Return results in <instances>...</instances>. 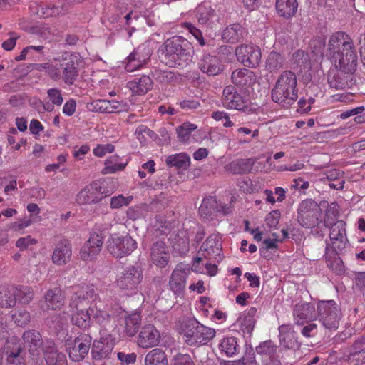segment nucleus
I'll return each mask as SVG.
<instances>
[{
    "instance_id": "18",
    "label": "nucleus",
    "mask_w": 365,
    "mask_h": 365,
    "mask_svg": "<svg viewBox=\"0 0 365 365\" xmlns=\"http://www.w3.org/2000/svg\"><path fill=\"white\" fill-rule=\"evenodd\" d=\"M25 346L28 348L30 354L34 359H38L41 356L43 349L45 346L46 339H43L39 331L36 330H28L22 335Z\"/></svg>"
},
{
    "instance_id": "48",
    "label": "nucleus",
    "mask_w": 365,
    "mask_h": 365,
    "mask_svg": "<svg viewBox=\"0 0 365 365\" xmlns=\"http://www.w3.org/2000/svg\"><path fill=\"white\" fill-rule=\"evenodd\" d=\"M217 204L218 202L215 197L208 196L205 197L199 207L200 214L204 217L211 216L215 212H217Z\"/></svg>"
},
{
    "instance_id": "54",
    "label": "nucleus",
    "mask_w": 365,
    "mask_h": 365,
    "mask_svg": "<svg viewBox=\"0 0 365 365\" xmlns=\"http://www.w3.org/2000/svg\"><path fill=\"white\" fill-rule=\"evenodd\" d=\"M153 78L161 83H170L177 81V76L170 71L155 69L152 72Z\"/></svg>"
},
{
    "instance_id": "27",
    "label": "nucleus",
    "mask_w": 365,
    "mask_h": 365,
    "mask_svg": "<svg viewBox=\"0 0 365 365\" xmlns=\"http://www.w3.org/2000/svg\"><path fill=\"white\" fill-rule=\"evenodd\" d=\"M93 319L101 327L100 335L111 334L110 332L116 327L115 317L103 310H96Z\"/></svg>"
},
{
    "instance_id": "40",
    "label": "nucleus",
    "mask_w": 365,
    "mask_h": 365,
    "mask_svg": "<svg viewBox=\"0 0 365 365\" xmlns=\"http://www.w3.org/2000/svg\"><path fill=\"white\" fill-rule=\"evenodd\" d=\"M169 240L175 253L183 255L189 252V238L182 232L172 235Z\"/></svg>"
},
{
    "instance_id": "45",
    "label": "nucleus",
    "mask_w": 365,
    "mask_h": 365,
    "mask_svg": "<svg viewBox=\"0 0 365 365\" xmlns=\"http://www.w3.org/2000/svg\"><path fill=\"white\" fill-rule=\"evenodd\" d=\"M125 332L130 336H134L138 331L141 324V314L140 312H133L125 318Z\"/></svg>"
},
{
    "instance_id": "57",
    "label": "nucleus",
    "mask_w": 365,
    "mask_h": 365,
    "mask_svg": "<svg viewBox=\"0 0 365 365\" xmlns=\"http://www.w3.org/2000/svg\"><path fill=\"white\" fill-rule=\"evenodd\" d=\"M326 41L321 36H317L312 38L309 43V47L312 52L317 56H323L325 51Z\"/></svg>"
},
{
    "instance_id": "4",
    "label": "nucleus",
    "mask_w": 365,
    "mask_h": 365,
    "mask_svg": "<svg viewBox=\"0 0 365 365\" xmlns=\"http://www.w3.org/2000/svg\"><path fill=\"white\" fill-rule=\"evenodd\" d=\"M297 82L294 73L290 71L282 72L272 89V101L282 106L294 103L298 97Z\"/></svg>"
},
{
    "instance_id": "25",
    "label": "nucleus",
    "mask_w": 365,
    "mask_h": 365,
    "mask_svg": "<svg viewBox=\"0 0 365 365\" xmlns=\"http://www.w3.org/2000/svg\"><path fill=\"white\" fill-rule=\"evenodd\" d=\"M21 348L16 337L5 342L4 353L6 358L4 365H25L24 358L20 355Z\"/></svg>"
},
{
    "instance_id": "51",
    "label": "nucleus",
    "mask_w": 365,
    "mask_h": 365,
    "mask_svg": "<svg viewBox=\"0 0 365 365\" xmlns=\"http://www.w3.org/2000/svg\"><path fill=\"white\" fill-rule=\"evenodd\" d=\"M197 125L190 122H185L176 128L178 140L181 143H186L190 140L191 133L197 129Z\"/></svg>"
},
{
    "instance_id": "39",
    "label": "nucleus",
    "mask_w": 365,
    "mask_h": 365,
    "mask_svg": "<svg viewBox=\"0 0 365 365\" xmlns=\"http://www.w3.org/2000/svg\"><path fill=\"white\" fill-rule=\"evenodd\" d=\"M128 86L133 93L143 95L152 88L153 81L150 76L143 75L138 78L129 81Z\"/></svg>"
},
{
    "instance_id": "10",
    "label": "nucleus",
    "mask_w": 365,
    "mask_h": 365,
    "mask_svg": "<svg viewBox=\"0 0 365 365\" xmlns=\"http://www.w3.org/2000/svg\"><path fill=\"white\" fill-rule=\"evenodd\" d=\"M143 279V271L140 266L127 267L117 279V285L121 289L135 290Z\"/></svg>"
},
{
    "instance_id": "63",
    "label": "nucleus",
    "mask_w": 365,
    "mask_h": 365,
    "mask_svg": "<svg viewBox=\"0 0 365 365\" xmlns=\"http://www.w3.org/2000/svg\"><path fill=\"white\" fill-rule=\"evenodd\" d=\"M280 345L286 349H294L297 346L294 334L279 336Z\"/></svg>"
},
{
    "instance_id": "37",
    "label": "nucleus",
    "mask_w": 365,
    "mask_h": 365,
    "mask_svg": "<svg viewBox=\"0 0 365 365\" xmlns=\"http://www.w3.org/2000/svg\"><path fill=\"white\" fill-rule=\"evenodd\" d=\"M215 16V11L210 6L200 5L197 8L195 17L198 25L202 29H208L213 22V18Z\"/></svg>"
},
{
    "instance_id": "52",
    "label": "nucleus",
    "mask_w": 365,
    "mask_h": 365,
    "mask_svg": "<svg viewBox=\"0 0 365 365\" xmlns=\"http://www.w3.org/2000/svg\"><path fill=\"white\" fill-rule=\"evenodd\" d=\"M16 288V292H15V294L16 296V302L23 305H26L29 304L34 297V293L33 289L26 286H19Z\"/></svg>"
},
{
    "instance_id": "17",
    "label": "nucleus",
    "mask_w": 365,
    "mask_h": 365,
    "mask_svg": "<svg viewBox=\"0 0 365 365\" xmlns=\"http://www.w3.org/2000/svg\"><path fill=\"white\" fill-rule=\"evenodd\" d=\"M198 253L205 258L213 259L219 262L222 259L221 237L217 235H210L202 243Z\"/></svg>"
},
{
    "instance_id": "46",
    "label": "nucleus",
    "mask_w": 365,
    "mask_h": 365,
    "mask_svg": "<svg viewBox=\"0 0 365 365\" xmlns=\"http://www.w3.org/2000/svg\"><path fill=\"white\" fill-rule=\"evenodd\" d=\"M165 163L169 167L185 169L190 166V158L186 153H181L169 155L167 158Z\"/></svg>"
},
{
    "instance_id": "6",
    "label": "nucleus",
    "mask_w": 365,
    "mask_h": 365,
    "mask_svg": "<svg viewBox=\"0 0 365 365\" xmlns=\"http://www.w3.org/2000/svg\"><path fill=\"white\" fill-rule=\"evenodd\" d=\"M321 209L318 204L312 199H307L299 203L297 209V221L305 228L318 226Z\"/></svg>"
},
{
    "instance_id": "44",
    "label": "nucleus",
    "mask_w": 365,
    "mask_h": 365,
    "mask_svg": "<svg viewBox=\"0 0 365 365\" xmlns=\"http://www.w3.org/2000/svg\"><path fill=\"white\" fill-rule=\"evenodd\" d=\"M145 363V365H168V359L164 351L155 348L146 354Z\"/></svg>"
},
{
    "instance_id": "34",
    "label": "nucleus",
    "mask_w": 365,
    "mask_h": 365,
    "mask_svg": "<svg viewBox=\"0 0 365 365\" xmlns=\"http://www.w3.org/2000/svg\"><path fill=\"white\" fill-rule=\"evenodd\" d=\"M256 314L257 309L255 307H250L237 319V325L240 327V329L244 334L249 335L252 334L256 323Z\"/></svg>"
},
{
    "instance_id": "9",
    "label": "nucleus",
    "mask_w": 365,
    "mask_h": 365,
    "mask_svg": "<svg viewBox=\"0 0 365 365\" xmlns=\"http://www.w3.org/2000/svg\"><path fill=\"white\" fill-rule=\"evenodd\" d=\"M92 337L89 334H81L73 340L68 339L66 344L70 359L79 362L84 359L91 348Z\"/></svg>"
},
{
    "instance_id": "1",
    "label": "nucleus",
    "mask_w": 365,
    "mask_h": 365,
    "mask_svg": "<svg viewBox=\"0 0 365 365\" xmlns=\"http://www.w3.org/2000/svg\"><path fill=\"white\" fill-rule=\"evenodd\" d=\"M326 55L332 58L336 66L346 73L356 69L357 56L353 42L344 32H336L329 39Z\"/></svg>"
},
{
    "instance_id": "26",
    "label": "nucleus",
    "mask_w": 365,
    "mask_h": 365,
    "mask_svg": "<svg viewBox=\"0 0 365 365\" xmlns=\"http://www.w3.org/2000/svg\"><path fill=\"white\" fill-rule=\"evenodd\" d=\"M247 35V29L239 23L228 25L222 32V38L228 43L242 41Z\"/></svg>"
},
{
    "instance_id": "30",
    "label": "nucleus",
    "mask_w": 365,
    "mask_h": 365,
    "mask_svg": "<svg viewBox=\"0 0 365 365\" xmlns=\"http://www.w3.org/2000/svg\"><path fill=\"white\" fill-rule=\"evenodd\" d=\"M314 307L310 303H297L293 310L295 324L303 325L304 321L312 320L314 317Z\"/></svg>"
},
{
    "instance_id": "15",
    "label": "nucleus",
    "mask_w": 365,
    "mask_h": 365,
    "mask_svg": "<svg viewBox=\"0 0 365 365\" xmlns=\"http://www.w3.org/2000/svg\"><path fill=\"white\" fill-rule=\"evenodd\" d=\"M255 350L260 356L262 365H282L277 354L278 346L272 340L261 342Z\"/></svg>"
},
{
    "instance_id": "60",
    "label": "nucleus",
    "mask_w": 365,
    "mask_h": 365,
    "mask_svg": "<svg viewBox=\"0 0 365 365\" xmlns=\"http://www.w3.org/2000/svg\"><path fill=\"white\" fill-rule=\"evenodd\" d=\"M182 26L187 29L198 41L200 46H205V41L202 36L201 30L190 22H184Z\"/></svg>"
},
{
    "instance_id": "62",
    "label": "nucleus",
    "mask_w": 365,
    "mask_h": 365,
    "mask_svg": "<svg viewBox=\"0 0 365 365\" xmlns=\"http://www.w3.org/2000/svg\"><path fill=\"white\" fill-rule=\"evenodd\" d=\"M132 199V196L124 197L122 195L113 197L110 199V207L112 209L120 208L124 205H128Z\"/></svg>"
},
{
    "instance_id": "29",
    "label": "nucleus",
    "mask_w": 365,
    "mask_h": 365,
    "mask_svg": "<svg viewBox=\"0 0 365 365\" xmlns=\"http://www.w3.org/2000/svg\"><path fill=\"white\" fill-rule=\"evenodd\" d=\"M198 65L200 71L209 76H216L222 71L220 60L209 53H205L202 56Z\"/></svg>"
},
{
    "instance_id": "12",
    "label": "nucleus",
    "mask_w": 365,
    "mask_h": 365,
    "mask_svg": "<svg viewBox=\"0 0 365 365\" xmlns=\"http://www.w3.org/2000/svg\"><path fill=\"white\" fill-rule=\"evenodd\" d=\"M91 344L92 359L101 361L109 358L115 346V338L112 334L100 335L99 339H95Z\"/></svg>"
},
{
    "instance_id": "56",
    "label": "nucleus",
    "mask_w": 365,
    "mask_h": 365,
    "mask_svg": "<svg viewBox=\"0 0 365 365\" xmlns=\"http://www.w3.org/2000/svg\"><path fill=\"white\" fill-rule=\"evenodd\" d=\"M339 215V205L336 202H332L328 205L325 211V216L324 219V226L328 227L331 225L335 223L336 220Z\"/></svg>"
},
{
    "instance_id": "11",
    "label": "nucleus",
    "mask_w": 365,
    "mask_h": 365,
    "mask_svg": "<svg viewBox=\"0 0 365 365\" xmlns=\"http://www.w3.org/2000/svg\"><path fill=\"white\" fill-rule=\"evenodd\" d=\"M235 55L237 61L248 68L258 66L262 58L260 48L254 45L242 44L237 46Z\"/></svg>"
},
{
    "instance_id": "49",
    "label": "nucleus",
    "mask_w": 365,
    "mask_h": 365,
    "mask_svg": "<svg viewBox=\"0 0 365 365\" xmlns=\"http://www.w3.org/2000/svg\"><path fill=\"white\" fill-rule=\"evenodd\" d=\"M140 47L134 50L128 57V63L125 66V69L128 72L134 71L146 63L148 58H141L140 56Z\"/></svg>"
},
{
    "instance_id": "19",
    "label": "nucleus",
    "mask_w": 365,
    "mask_h": 365,
    "mask_svg": "<svg viewBox=\"0 0 365 365\" xmlns=\"http://www.w3.org/2000/svg\"><path fill=\"white\" fill-rule=\"evenodd\" d=\"M346 223L343 220H337L334 225H331L329 238L333 249L342 251L349 245V240L346 236V230L345 228Z\"/></svg>"
},
{
    "instance_id": "13",
    "label": "nucleus",
    "mask_w": 365,
    "mask_h": 365,
    "mask_svg": "<svg viewBox=\"0 0 365 365\" xmlns=\"http://www.w3.org/2000/svg\"><path fill=\"white\" fill-rule=\"evenodd\" d=\"M222 102L229 109L245 111L249 106V101L237 91L232 85L227 86L222 92Z\"/></svg>"
},
{
    "instance_id": "33",
    "label": "nucleus",
    "mask_w": 365,
    "mask_h": 365,
    "mask_svg": "<svg viewBox=\"0 0 365 365\" xmlns=\"http://www.w3.org/2000/svg\"><path fill=\"white\" fill-rule=\"evenodd\" d=\"M90 110L96 112L112 113L122 111L125 105L117 101L96 100L91 103Z\"/></svg>"
},
{
    "instance_id": "35",
    "label": "nucleus",
    "mask_w": 365,
    "mask_h": 365,
    "mask_svg": "<svg viewBox=\"0 0 365 365\" xmlns=\"http://www.w3.org/2000/svg\"><path fill=\"white\" fill-rule=\"evenodd\" d=\"M329 247L330 245L327 244L325 249L327 266L336 274H341L344 270V266L341 259L339 256V251L334 249L331 252H329Z\"/></svg>"
},
{
    "instance_id": "3",
    "label": "nucleus",
    "mask_w": 365,
    "mask_h": 365,
    "mask_svg": "<svg viewBox=\"0 0 365 365\" xmlns=\"http://www.w3.org/2000/svg\"><path fill=\"white\" fill-rule=\"evenodd\" d=\"M178 332L190 346L205 345L215 336V330L200 323L195 318L184 317L178 322Z\"/></svg>"
},
{
    "instance_id": "20",
    "label": "nucleus",
    "mask_w": 365,
    "mask_h": 365,
    "mask_svg": "<svg viewBox=\"0 0 365 365\" xmlns=\"http://www.w3.org/2000/svg\"><path fill=\"white\" fill-rule=\"evenodd\" d=\"M103 237L101 233L91 232L88 240L81 249V257L83 260H91L101 252L103 246Z\"/></svg>"
},
{
    "instance_id": "58",
    "label": "nucleus",
    "mask_w": 365,
    "mask_h": 365,
    "mask_svg": "<svg viewBox=\"0 0 365 365\" xmlns=\"http://www.w3.org/2000/svg\"><path fill=\"white\" fill-rule=\"evenodd\" d=\"M328 83L331 88L336 90H344L348 86L347 81L339 73H334L333 75L329 73L328 76Z\"/></svg>"
},
{
    "instance_id": "7",
    "label": "nucleus",
    "mask_w": 365,
    "mask_h": 365,
    "mask_svg": "<svg viewBox=\"0 0 365 365\" xmlns=\"http://www.w3.org/2000/svg\"><path fill=\"white\" fill-rule=\"evenodd\" d=\"M108 252L116 258L130 255L137 247L136 241L129 235H111L107 241Z\"/></svg>"
},
{
    "instance_id": "47",
    "label": "nucleus",
    "mask_w": 365,
    "mask_h": 365,
    "mask_svg": "<svg viewBox=\"0 0 365 365\" xmlns=\"http://www.w3.org/2000/svg\"><path fill=\"white\" fill-rule=\"evenodd\" d=\"M284 62V58L282 54L276 51H272L267 58L266 68L270 73H276L283 67Z\"/></svg>"
},
{
    "instance_id": "53",
    "label": "nucleus",
    "mask_w": 365,
    "mask_h": 365,
    "mask_svg": "<svg viewBox=\"0 0 365 365\" xmlns=\"http://www.w3.org/2000/svg\"><path fill=\"white\" fill-rule=\"evenodd\" d=\"M119 156L113 155L105 161V168L103 169V174L114 173L116 171L122 170L125 168L126 163H118Z\"/></svg>"
},
{
    "instance_id": "32",
    "label": "nucleus",
    "mask_w": 365,
    "mask_h": 365,
    "mask_svg": "<svg viewBox=\"0 0 365 365\" xmlns=\"http://www.w3.org/2000/svg\"><path fill=\"white\" fill-rule=\"evenodd\" d=\"M72 255L71 245L66 241L59 242L53 250V262L56 265H64L69 262Z\"/></svg>"
},
{
    "instance_id": "61",
    "label": "nucleus",
    "mask_w": 365,
    "mask_h": 365,
    "mask_svg": "<svg viewBox=\"0 0 365 365\" xmlns=\"http://www.w3.org/2000/svg\"><path fill=\"white\" fill-rule=\"evenodd\" d=\"M180 106V108L185 110H194L200 107V101L194 97H189L187 99L182 100L177 103Z\"/></svg>"
},
{
    "instance_id": "43",
    "label": "nucleus",
    "mask_w": 365,
    "mask_h": 365,
    "mask_svg": "<svg viewBox=\"0 0 365 365\" xmlns=\"http://www.w3.org/2000/svg\"><path fill=\"white\" fill-rule=\"evenodd\" d=\"M220 351L227 357H232L240 351V347L235 337H227L222 339L219 346Z\"/></svg>"
},
{
    "instance_id": "38",
    "label": "nucleus",
    "mask_w": 365,
    "mask_h": 365,
    "mask_svg": "<svg viewBox=\"0 0 365 365\" xmlns=\"http://www.w3.org/2000/svg\"><path fill=\"white\" fill-rule=\"evenodd\" d=\"M298 8L297 0H277L276 9L279 15L289 19L296 14Z\"/></svg>"
},
{
    "instance_id": "24",
    "label": "nucleus",
    "mask_w": 365,
    "mask_h": 365,
    "mask_svg": "<svg viewBox=\"0 0 365 365\" xmlns=\"http://www.w3.org/2000/svg\"><path fill=\"white\" fill-rule=\"evenodd\" d=\"M160 339L159 331L153 324L143 326L140 331L138 344L143 349H148L158 345Z\"/></svg>"
},
{
    "instance_id": "21",
    "label": "nucleus",
    "mask_w": 365,
    "mask_h": 365,
    "mask_svg": "<svg viewBox=\"0 0 365 365\" xmlns=\"http://www.w3.org/2000/svg\"><path fill=\"white\" fill-rule=\"evenodd\" d=\"M41 356L47 365H68L66 355L58 351L56 344L51 339H46Z\"/></svg>"
},
{
    "instance_id": "64",
    "label": "nucleus",
    "mask_w": 365,
    "mask_h": 365,
    "mask_svg": "<svg viewBox=\"0 0 365 365\" xmlns=\"http://www.w3.org/2000/svg\"><path fill=\"white\" fill-rule=\"evenodd\" d=\"M172 365H195V364L189 354L179 353L173 357Z\"/></svg>"
},
{
    "instance_id": "36",
    "label": "nucleus",
    "mask_w": 365,
    "mask_h": 365,
    "mask_svg": "<svg viewBox=\"0 0 365 365\" xmlns=\"http://www.w3.org/2000/svg\"><path fill=\"white\" fill-rule=\"evenodd\" d=\"M256 160L254 158L237 159L227 165V170L233 174L249 173L253 170Z\"/></svg>"
},
{
    "instance_id": "8",
    "label": "nucleus",
    "mask_w": 365,
    "mask_h": 365,
    "mask_svg": "<svg viewBox=\"0 0 365 365\" xmlns=\"http://www.w3.org/2000/svg\"><path fill=\"white\" fill-rule=\"evenodd\" d=\"M80 56L77 53H65L59 61L61 79L68 85H73L78 76Z\"/></svg>"
},
{
    "instance_id": "23",
    "label": "nucleus",
    "mask_w": 365,
    "mask_h": 365,
    "mask_svg": "<svg viewBox=\"0 0 365 365\" xmlns=\"http://www.w3.org/2000/svg\"><path fill=\"white\" fill-rule=\"evenodd\" d=\"M150 258L157 267H166L170 260V254L164 240H159L152 244L150 248Z\"/></svg>"
},
{
    "instance_id": "41",
    "label": "nucleus",
    "mask_w": 365,
    "mask_h": 365,
    "mask_svg": "<svg viewBox=\"0 0 365 365\" xmlns=\"http://www.w3.org/2000/svg\"><path fill=\"white\" fill-rule=\"evenodd\" d=\"M15 292H16V287H0V307L5 308L14 307L16 303Z\"/></svg>"
},
{
    "instance_id": "2",
    "label": "nucleus",
    "mask_w": 365,
    "mask_h": 365,
    "mask_svg": "<svg viewBox=\"0 0 365 365\" xmlns=\"http://www.w3.org/2000/svg\"><path fill=\"white\" fill-rule=\"evenodd\" d=\"M164 60L170 67H186L192 59L193 47L185 38L173 36L163 43Z\"/></svg>"
},
{
    "instance_id": "28",
    "label": "nucleus",
    "mask_w": 365,
    "mask_h": 365,
    "mask_svg": "<svg viewBox=\"0 0 365 365\" xmlns=\"http://www.w3.org/2000/svg\"><path fill=\"white\" fill-rule=\"evenodd\" d=\"M347 361L351 365L365 363V334L354 341L347 356Z\"/></svg>"
},
{
    "instance_id": "14",
    "label": "nucleus",
    "mask_w": 365,
    "mask_h": 365,
    "mask_svg": "<svg viewBox=\"0 0 365 365\" xmlns=\"http://www.w3.org/2000/svg\"><path fill=\"white\" fill-rule=\"evenodd\" d=\"M190 272V267L182 263L178 264L173 271L169 279V287L175 295H183L186 279Z\"/></svg>"
},
{
    "instance_id": "59",
    "label": "nucleus",
    "mask_w": 365,
    "mask_h": 365,
    "mask_svg": "<svg viewBox=\"0 0 365 365\" xmlns=\"http://www.w3.org/2000/svg\"><path fill=\"white\" fill-rule=\"evenodd\" d=\"M148 212L147 204H141L130 207L127 211V216L129 219L135 220L145 216Z\"/></svg>"
},
{
    "instance_id": "16",
    "label": "nucleus",
    "mask_w": 365,
    "mask_h": 365,
    "mask_svg": "<svg viewBox=\"0 0 365 365\" xmlns=\"http://www.w3.org/2000/svg\"><path fill=\"white\" fill-rule=\"evenodd\" d=\"M98 295L93 286H86L81 290L76 292L70 302V307L76 310H88L89 305L95 302Z\"/></svg>"
},
{
    "instance_id": "31",
    "label": "nucleus",
    "mask_w": 365,
    "mask_h": 365,
    "mask_svg": "<svg viewBox=\"0 0 365 365\" xmlns=\"http://www.w3.org/2000/svg\"><path fill=\"white\" fill-rule=\"evenodd\" d=\"M231 78L232 83L236 86L242 88H247L255 83L256 76L251 70L240 68L232 72Z\"/></svg>"
},
{
    "instance_id": "5",
    "label": "nucleus",
    "mask_w": 365,
    "mask_h": 365,
    "mask_svg": "<svg viewBox=\"0 0 365 365\" xmlns=\"http://www.w3.org/2000/svg\"><path fill=\"white\" fill-rule=\"evenodd\" d=\"M317 317L325 329L335 331L339 328L342 313L335 301H320L317 304Z\"/></svg>"
},
{
    "instance_id": "22",
    "label": "nucleus",
    "mask_w": 365,
    "mask_h": 365,
    "mask_svg": "<svg viewBox=\"0 0 365 365\" xmlns=\"http://www.w3.org/2000/svg\"><path fill=\"white\" fill-rule=\"evenodd\" d=\"M101 187L97 182H93L82 189L76 197L79 205L98 203L103 199Z\"/></svg>"
},
{
    "instance_id": "50",
    "label": "nucleus",
    "mask_w": 365,
    "mask_h": 365,
    "mask_svg": "<svg viewBox=\"0 0 365 365\" xmlns=\"http://www.w3.org/2000/svg\"><path fill=\"white\" fill-rule=\"evenodd\" d=\"M169 199L167 195L161 192L156 196L150 204H147L148 212H158L164 210L169 205Z\"/></svg>"
},
{
    "instance_id": "42",
    "label": "nucleus",
    "mask_w": 365,
    "mask_h": 365,
    "mask_svg": "<svg viewBox=\"0 0 365 365\" xmlns=\"http://www.w3.org/2000/svg\"><path fill=\"white\" fill-rule=\"evenodd\" d=\"M45 300L48 307L56 309H60L64 304V295L59 288H54L47 291Z\"/></svg>"
},
{
    "instance_id": "55",
    "label": "nucleus",
    "mask_w": 365,
    "mask_h": 365,
    "mask_svg": "<svg viewBox=\"0 0 365 365\" xmlns=\"http://www.w3.org/2000/svg\"><path fill=\"white\" fill-rule=\"evenodd\" d=\"M91 314L88 310H76L72 317L73 323L81 329H86L89 326Z\"/></svg>"
}]
</instances>
